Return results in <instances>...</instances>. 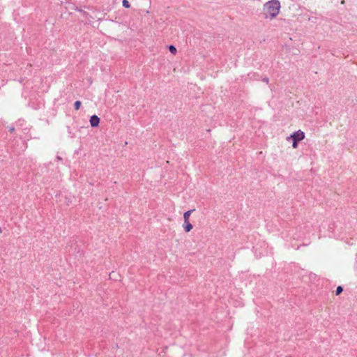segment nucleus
<instances>
[{"label": "nucleus", "instance_id": "f257e3e1", "mask_svg": "<svg viewBox=\"0 0 357 357\" xmlns=\"http://www.w3.org/2000/svg\"><path fill=\"white\" fill-rule=\"evenodd\" d=\"M280 10V3L278 0H271L264 5V10L266 15L271 19L275 17Z\"/></svg>", "mask_w": 357, "mask_h": 357}, {"label": "nucleus", "instance_id": "f03ea898", "mask_svg": "<svg viewBox=\"0 0 357 357\" xmlns=\"http://www.w3.org/2000/svg\"><path fill=\"white\" fill-rule=\"evenodd\" d=\"M304 138L305 133L302 130H298L289 137H287L286 139L289 141L290 139H292V146L294 149H296L298 147V142L303 140Z\"/></svg>", "mask_w": 357, "mask_h": 357}, {"label": "nucleus", "instance_id": "7ed1b4c3", "mask_svg": "<svg viewBox=\"0 0 357 357\" xmlns=\"http://www.w3.org/2000/svg\"><path fill=\"white\" fill-rule=\"evenodd\" d=\"M90 124L92 127H98L100 123V119L96 115H93L90 118Z\"/></svg>", "mask_w": 357, "mask_h": 357}, {"label": "nucleus", "instance_id": "20e7f679", "mask_svg": "<svg viewBox=\"0 0 357 357\" xmlns=\"http://www.w3.org/2000/svg\"><path fill=\"white\" fill-rule=\"evenodd\" d=\"M192 225L190 223V220L184 221L183 228L185 232H190L192 229Z\"/></svg>", "mask_w": 357, "mask_h": 357}, {"label": "nucleus", "instance_id": "39448f33", "mask_svg": "<svg viewBox=\"0 0 357 357\" xmlns=\"http://www.w3.org/2000/svg\"><path fill=\"white\" fill-rule=\"evenodd\" d=\"M194 211H195V209L189 210L183 213L184 221L190 220V217Z\"/></svg>", "mask_w": 357, "mask_h": 357}, {"label": "nucleus", "instance_id": "423d86ee", "mask_svg": "<svg viewBox=\"0 0 357 357\" xmlns=\"http://www.w3.org/2000/svg\"><path fill=\"white\" fill-rule=\"evenodd\" d=\"M169 50L174 55H175L177 53V50L174 45H170L169 47Z\"/></svg>", "mask_w": 357, "mask_h": 357}, {"label": "nucleus", "instance_id": "0eeeda50", "mask_svg": "<svg viewBox=\"0 0 357 357\" xmlns=\"http://www.w3.org/2000/svg\"><path fill=\"white\" fill-rule=\"evenodd\" d=\"M81 105V102L79 100H77L74 104L75 110H78L80 108Z\"/></svg>", "mask_w": 357, "mask_h": 357}, {"label": "nucleus", "instance_id": "6e6552de", "mask_svg": "<svg viewBox=\"0 0 357 357\" xmlns=\"http://www.w3.org/2000/svg\"><path fill=\"white\" fill-rule=\"evenodd\" d=\"M122 4L125 8H127L130 7V3L128 0H123Z\"/></svg>", "mask_w": 357, "mask_h": 357}, {"label": "nucleus", "instance_id": "1a4fd4ad", "mask_svg": "<svg viewBox=\"0 0 357 357\" xmlns=\"http://www.w3.org/2000/svg\"><path fill=\"white\" fill-rule=\"evenodd\" d=\"M342 291H343V289L342 287H340V286L337 287L336 289V291H335L336 295L340 294L342 292Z\"/></svg>", "mask_w": 357, "mask_h": 357}]
</instances>
